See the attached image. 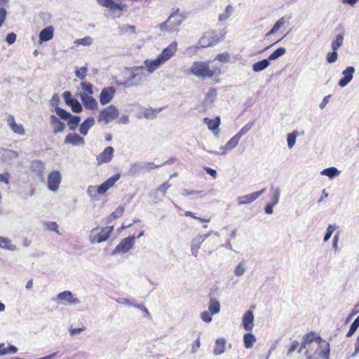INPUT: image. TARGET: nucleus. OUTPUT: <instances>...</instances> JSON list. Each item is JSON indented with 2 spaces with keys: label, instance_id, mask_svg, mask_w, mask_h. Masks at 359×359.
Returning <instances> with one entry per match:
<instances>
[{
  "label": "nucleus",
  "instance_id": "nucleus-1",
  "mask_svg": "<svg viewBox=\"0 0 359 359\" xmlns=\"http://www.w3.org/2000/svg\"><path fill=\"white\" fill-rule=\"evenodd\" d=\"M306 348V355L308 359H328L330 344L315 333L306 334L301 344L298 352Z\"/></svg>",
  "mask_w": 359,
  "mask_h": 359
},
{
  "label": "nucleus",
  "instance_id": "nucleus-2",
  "mask_svg": "<svg viewBox=\"0 0 359 359\" xmlns=\"http://www.w3.org/2000/svg\"><path fill=\"white\" fill-rule=\"evenodd\" d=\"M129 76L126 79L123 86L125 87L140 86L147 78L144 67L136 66L128 69Z\"/></svg>",
  "mask_w": 359,
  "mask_h": 359
},
{
  "label": "nucleus",
  "instance_id": "nucleus-3",
  "mask_svg": "<svg viewBox=\"0 0 359 359\" xmlns=\"http://www.w3.org/2000/svg\"><path fill=\"white\" fill-rule=\"evenodd\" d=\"M179 8L176 9L169 15L168 18L158 25V27L161 32L172 33L177 31V28L182 25L184 17L179 13Z\"/></svg>",
  "mask_w": 359,
  "mask_h": 359
},
{
  "label": "nucleus",
  "instance_id": "nucleus-4",
  "mask_svg": "<svg viewBox=\"0 0 359 359\" xmlns=\"http://www.w3.org/2000/svg\"><path fill=\"white\" fill-rule=\"evenodd\" d=\"M113 231V226L104 228H100L99 226L93 228L90 233L89 241L91 244L105 242L109 238Z\"/></svg>",
  "mask_w": 359,
  "mask_h": 359
},
{
  "label": "nucleus",
  "instance_id": "nucleus-5",
  "mask_svg": "<svg viewBox=\"0 0 359 359\" xmlns=\"http://www.w3.org/2000/svg\"><path fill=\"white\" fill-rule=\"evenodd\" d=\"M215 70L209 67V62H194L189 69V74L201 78H211L215 74Z\"/></svg>",
  "mask_w": 359,
  "mask_h": 359
},
{
  "label": "nucleus",
  "instance_id": "nucleus-6",
  "mask_svg": "<svg viewBox=\"0 0 359 359\" xmlns=\"http://www.w3.org/2000/svg\"><path fill=\"white\" fill-rule=\"evenodd\" d=\"M97 2L101 6L108 8L113 18L121 17L122 15L121 12L127 8L126 4H117L113 0H97Z\"/></svg>",
  "mask_w": 359,
  "mask_h": 359
},
{
  "label": "nucleus",
  "instance_id": "nucleus-7",
  "mask_svg": "<svg viewBox=\"0 0 359 359\" xmlns=\"http://www.w3.org/2000/svg\"><path fill=\"white\" fill-rule=\"evenodd\" d=\"M119 115L118 110L114 105H109L103 109L97 117V121L100 123L107 124L116 118Z\"/></svg>",
  "mask_w": 359,
  "mask_h": 359
},
{
  "label": "nucleus",
  "instance_id": "nucleus-8",
  "mask_svg": "<svg viewBox=\"0 0 359 359\" xmlns=\"http://www.w3.org/2000/svg\"><path fill=\"white\" fill-rule=\"evenodd\" d=\"M135 242L134 236L127 237L121 240L119 244L111 252V255L116 256L120 254H125L133 248Z\"/></svg>",
  "mask_w": 359,
  "mask_h": 359
},
{
  "label": "nucleus",
  "instance_id": "nucleus-9",
  "mask_svg": "<svg viewBox=\"0 0 359 359\" xmlns=\"http://www.w3.org/2000/svg\"><path fill=\"white\" fill-rule=\"evenodd\" d=\"M55 113L60 118L68 121V124L70 125L69 130L72 131L75 130L76 126L81 121L80 116H73L69 112L58 107L55 108Z\"/></svg>",
  "mask_w": 359,
  "mask_h": 359
},
{
  "label": "nucleus",
  "instance_id": "nucleus-10",
  "mask_svg": "<svg viewBox=\"0 0 359 359\" xmlns=\"http://www.w3.org/2000/svg\"><path fill=\"white\" fill-rule=\"evenodd\" d=\"M220 39L214 32H206L199 39L198 43L201 48L212 46L217 43Z\"/></svg>",
  "mask_w": 359,
  "mask_h": 359
},
{
  "label": "nucleus",
  "instance_id": "nucleus-11",
  "mask_svg": "<svg viewBox=\"0 0 359 359\" xmlns=\"http://www.w3.org/2000/svg\"><path fill=\"white\" fill-rule=\"evenodd\" d=\"M57 299L61 303H67L69 306H77L80 304L81 300L69 290L63 291L57 295Z\"/></svg>",
  "mask_w": 359,
  "mask_h": 359
},
{
  "label": "nucleus",
  "instance_id": "nucleus-12",
  "mask_svg": "<svg viewBox=\"0 0 359 359\" xmlns=\"http://www.w3.org/2000/svg\"><path fill=\"white\" fill-rule=\"evenodd\" d=\"M266 191V188L261 189L260 191H255L251 194H248L244 196H241L237 198L238 205L241 206L243 205L250 204L256 201L262 194Z\"/></svg>",
  "mask_w": 359,
  "mask_h": 359
},
{
  "label": "nucleus",
  "instance_id": "nucleus-13",
  "mask_svg": "<svg viewBox=\"0 0 359 359\" xmlns=\"http://www.w3.org/2000/svg\"><path fill=\"white\" fill-rule=\"evenodd\" d=\"M211 236V233L204 235H197L191 241V252L194 257H198V250L201 244Z\"/></svg>",
  "mask_w": 359,
  "mask_h": 359
},
{
  "label": "nucleus",
  "instance_id": "nucleus-14",
  "mask_svg": "<svg viewBox=\"0 0 359 359\" xmlns=\"http://www.w3.org/2000/svg\"><path fill=\"white\" fill-rule=\"evenodd\" d=\"M62 177L59 171L51 172L48 177V187L52 191H56L59 189Z\"/></svg>",
  "mask_w": 359,
  "mask_h": 359
},
{
  "label": "nucleus",
  "instance_id": "nucleus-15",
  "mask_svg": "<svg viewBox=\"0 0 359 359\" xmlns=\"http://www.w3.org/2000/svg\"><path fill=\"white\" fill-rule=\"evenodd\" d=\"M177 49V44L175 41H173L168 47L164 48L161 53L158 55V57L163 63H165L172 57Z\"/></svg>",
  "mask_w": 359,
  "mask_h": 359
},
{
  "label": "nucleus",
  "instance_id": "nucleus-16",
  "mask_svg": "<svg viewBox=\"0 0 359 359\" xmlns=\"http://www.w3.org/2000/svg\"><path fill=\"white\" fill-rule=\"evenodd\" d=\"M355 72V67L349 66L342 72V78L339 81V86L341 88L346 86L353 79Z\"/></svg>",
  "mask_w": 359,
  "mask_h": 359
},
{
  "label": "nucleus",
  "instance_id": "nucleus-17",
  "mask_svg": "<svg viewBox=\"0 0 359 359\" xmlns=\"http://www.w3.org/2000/svg\"><path fill=\"white\" fill-rule=\"evenodd\" d=\"M114 149L112 147H106L104 151L96 156L97 165L109 163L114 156Z\"/></svg>",
  "mask_w": 359,
  "mask_h": 359
},
{
  "label": "nucleus",
  "instance_id": "nucleus-18",
  "mask_svg": "<svg viewBox=\"0 0 359 359\" xmlns=\"http://www.w3.org/2000/svg\"><path fill=\"white\" fill-rule=\"evenodd\" d=\"M115 88L114 87L104 88L100 94V102L102 104H107L109 103L115 94Z\"/></svg>",
  "mask_w": 359,
  "mask_h": 359
},
{
  "label": "nucleus",
  "instance_id": "nucleus-19",
  "mask_svg": "<svg viewBox=\"0 0 359 359\" xmlns=\"http://www.w3.org/2000/svg\"><path fill=\"white\" fill-rule=\"evenodd\" d=\"M120 174H116L114 176L107 179L97 187L98 194H105L107 191V190H109L111 187H112L114 185V184L120 179Z\"/></svg>",
  "mask_w": 359,
  "mask_h": 359
},
{
  "label": "nucleus",
  "instance_id": "nucleus-20",
  "mask_svg": "<svg viewBox=\"0 0 359 359\" xmlns=\"http://www.w3.org/2000/svg\"><path fill=\"white\" fill-rule=\"evenodd\" d=\"M163 110V108L154 109L152 107H142L140 109V118L154 119Z\"/></svg>",
  "mask_w": 359,
  "mask_h": 359
},
{
  "label": "nucleus",
  "instance_id": "nucleus-21",
  "mask_svg": "<svg viewBox=\"0 0 359 359\" xmlns=\"http://www.w3.org/2000/svg\"><path fill=\"white\" fill-rule=\"evenodd\" d=\"M80 96L82 103L86 109L93 110L97 108V102L94 97L86 93H81Z\"/></svg>",
  "mask_w": 359,
  "mask_h": 359
},
{
  "label": "nucleus",
  "instance_id": "nucleus-22",
  "mask_svg": "<svg viewBox=\"0 0 359 359\" xmlns=\"http://www.w3.org/2000/svg\"><path fill=\"white\" fill-rule=\"evenodd\" d=\"M7 124L14 133L20 135H23L25 134V131L23 126L20 123H17L13 115L8 116L7 118Z\"/></svg>",
  "mask_w": 359,
  "mask_h": 359
},
{
  "label": "nucleus",
  "instance_id": "nucleus-23",
  "mask_svg": "<svg viewBox=\"0 0 359 359\" xmlns=\"http://www.w3.org/2000/svg\"><path fill=\"white\" fill-rule=\"evenodd\" d=\"M242 324L246 331L251 332L254 326V315L252 311H247L242 317Z\"/></svg>",
  "mask_w": 359,
  "mask_h": 359
},
{
  "label": "nucleus",
  "instance_id": "nucleus-24",
  "mask_svg": "<svg viewBox=\"0 0 359 359\" xmlns=\"http://www.w3.org/2000/svg\"><path fill=\"white\" fill-rule=\"evenodd\" d=\"M145 69L149 74H152L155 70L158 69L164 63L161 60V59L157 57L154 60H145L144 62Z\"/></svg>",
  "mask_w": 359,
  "mask_h": 359
},
{
  "label": "nucleus",
  "instance_id": "nucleus-25",
  "mask_svg": "<svg viewBox=\"0 0 359 359\" xmlns=\"http://www.w3.org/2000/svg\"><path fill=\"white\" fill-rule=\"evenodd\" d=\"M203 122L208 126V128L215 135H218L219 130V126L220 125V118L219 116L215 117L213 119L209 118H204Z\"/></svg>",
  "mask_w": 359,
  "mask_h": 359
},
{
  "label": "nucleus",
  "instance_id": "nucleus-26",
  "mask_svg": "<svg viewBox=\"0 0 359 359\" xmlns=\"http://www.w3.org/2000/svg\"><path fill=\"white\" fill-rule=\"evenodd\" d=\"M241 137L236 134L232 137L224 146L220 147L221 154L224 155L227 151H231L238 144Z\"/></svg>",
  "mask_w": 359,
  "mask_h": 359
},
{
  "label": "nucleus",
  "instance_id": "nucleus-27",
  "mask_svg": "<svg viewBox=\"0 0 359 359\" xmlns=\"http://www.w3.org/2000/svg\"><path fill=\"white\" fill-rule=\"evenodd\" d=\"M84 143V139L75 133H69L65 139V144H70L73 146H82Z\"/></svg>",
  "mask_w": 359,
  "mask_h": 359
},
{
  "label": "nucleus",
  "instance_id": "nucleus-28",
  "mask_svg": "<svg viewBox=\"0 0 359 359\" xmlns=\"http://www.w3.org/2000/svg\"><path fill=\"white\" fill-rule=\"evenodd\" d=\"M210 233L213 234L215 237L208 239L204 245V248H206L208 252V255H211L215 250V247L218 243V238L220 236L219 233L217 231H210Z\"/></svg>",
  "mask_w": 359,
  "mask_h": 359
},
{
  "label": "nucleus",
  "instance_id": "nucleus-29",
  "mask_svg": "<svg viewBox=\"0 0 359 359\" xmlns=\"http://www.w3.org/2000/svg\"><path fill=\"white\" fill-rule=\"evenodd\" d=\"M50 123L53 128L54 133H58L62 132L65 128V125L62 123L57 117L55 115L50 116Z\"/></svg>",
  "mask_w": 359,
  "mask_h": 359
},
{
  "label": "nucleus",
  "instance_id": "nucleus-30",
  "mask_svg": "<svg viewBox=\"0 0 359 359\" xmlns=\"http://www.w3.org/2000/svg\"><path fill=\"white\" fill-rule=\"evenodd\" d=\"M31 170L36 173L41 179L43 180L45 165L41 161H34L31 164Z\"/></svg>",
  "mask_w": 359,
  "mask_h": 359
},
{
  "label": "nucleus",
  "instance_id": "nucleus-31",
  "mask_svg": "<svg viewBox=\"0 0 359 359\" xmlns=\"http://www.w3.org/2000/svg\"><path fill=\"white\" fill-rule=\"evenodd\" d=\"M216 96L217 92L215 89L211 88L208 91L203 102L205 109H207L211 107Z\"/></svg>",
  "mask_w": 359,
  "mask_h": 359
},
{
  "label": "nucleus",
  "instance_id": "nucleus-32",
  "mask_svg": "<svg viewBox=\"0 0 359 359\" xmlns=\"http://www.w3.org/2000/svg\"><path fill=\"white\" fill-rule=\"evenodd\" d=\"M95 125V119L93 117H88L81 125L79 132L83 135H86L90 128Z\"/></svg>",
  "mask_w": 359,
  "mask_h": 359
},
{
  "label": "nucleus",
  "instance_id": "nucleus-33",
  "mask_svg": "<svg viewBox=\"0 0 359 359\" xmlns=\"http://www.w3.org/2000/svg\"><path fill=\"white\" fill-rule=\"evenodd\" d=\"M226 340L224 338L217 339L213 348V353L215 355H221L225 351Z\"/></svg>",
  "mask_w": 359,
  "mask_h": 359
},
{
  "label": "nucleus",
  "instance_id": "nucleus-34",
  "mask_svg": "<svg viewBox=\"0 0 359 359\" xmlns=\"http://www.w3.org/2000/svg\"><path fill=\"white\" fill-rule=\"evenodd\" d=\"M53 36V28L50 26L44 28L40 32L39 39L41 41H47L50 40Z\"/></svg>",
  "mask_w": 359,
  "mask_h": 359
},
{
  "label": "nucleus",
  "instance_id": "nucleus-35",
  "mask_svg": "<svg viewBox=\"0 0 359 359\" xmlns=\"http://www.w3.org/2000/svg\"><path fill=\"white\" fill-rule=\"evenodd\" d=\"M0 248L10 251H15L17 250L16 245L12 244L11 239L2 236H0Z\"/></svg>",
  "mask_w": 359,
  "mask_h": 359
},
{
  "label": "nucleus",
  "instance_id": "nucleus-36",
  "mask_svg": "<svg viewBox=\"0 0 359 359\" xmlns=\"http://www.w3.org/2000/svg\"><path fill=\"white\" fill-rule=\"evenodd\" d=\"M340 173H341V171L339 170L335 167H330L328 168H325V169H323L320 172L321 175L327 176L330 179L338 177L340 175Z\"/></svg>",
  "mask_w": 359,
  "mask_h": 359
},
{
  "label": "nucleus",
  "instance_id": "nucleus-37",
  "mask_svg": "<svg viewBox=\"0 0 359 359\" xmlns=\"http://www.w3.org/2000/svg\"><path fill=\"white\" fill-rule=\"evenodd\" d=\"M280 195V190L278 187H271L270 188V198L271 200V203L272 205H277L279 202Z\"/></svg>",
  "mask_w": 359,
  "mask_h": 359
},
{
  "label": "nucleus",
  "instance_id": "nucleus-38",
  "mask_svg": "<svg viewBox=\"0 0 359 359\" xmlns=\"http://www.w3.org/2000/svg\"><path fill=\"white\" fill-rule=\"evenodd\" d=\"M256 341L255 336L251 332L246 333L243 336V344L246 348H250Z\"/></svg>",
  "mask_w": 359,
  "mask_h": 359
},
{
  "label": "nucleus",
  "instance_id": "nucleus-39",
  "mask_svg": "<svg viewBox=\"0 0 359 359\" xmlns=\"http://www.w3.org/2000/svg\"><path fill=\"white\" fill-rule=\"evenodd\" d=\"M233 7L231 4H229L224 11L222 13H220L218 17V20L220 22H223L227 20L231 15L233 13Z\"/></svg>",
  "mask_w": 359,
  "mask_h": 359
},
{
  "label": "nucleus",
  "instance_id": "nucleus-40",
  "mask_svg": "<svg viewBox=\"0 0 359 359\" xmlns=\"http://www.w3.org/2000/svg\"><path fill=\"white\" fill-rule=\"evenodd\" d=\"M270 65L269 60L264 59L252 65V70L255 72H261L266 69Z\"/></svg>",
  "mask_w": 359,
  "mask_h": 359
},
{
  "label": "nucleus",
  "instance_id": "nucleus-41",
  "mask_svg": "<svg viewBox=\"0 0 359 359\" xmlns=\"http://www.w3.org/2000/svg\"><path fill=\"white\" fill-rule=\"evenodd\" d=\"M208 310L212 315H215V314L219 313L220 311L219 302L215 299H211L210 301L209 306H208Z\"/></svg>",
  "mask_w": 359,
  "mask_h": 359
},
{
  "label": "nucleus",
  "instance_id": "nucleus-42",
  "mask_svg": "<svg viewBox=\"0 0 359 359\" xmlns=\"http://www.w3.org/2000/svg\"><path fill=\"white\" fill-rule=\"evenodd\" d=\"M4 344H0V356L4 355L8 353H15L18 351V348L13 345L9 344L7 348L4 347Z\"/></svg>",
  "mask_w": 359,
  "mask_h": 359
},
{
  "label": "nucleus",
  "instance_id": "nucleus-43",
  "mask_svg": "<svg viewBox=\"0 0 359 359\" xmlns=\"http://www.w3.org/2000/svg\"><path fill=\"white\" fill-rule=\"evenodd\" d=\"M143 171V168L142 165V162H136L132 164L129 169V173L131 175H138Z\"/></svg>",
  "mask_w": 359,
  "mask_h": 359
},
{
  "label": "nucleus",
  "instance_id": "nucleus-44",
  "mask_svg": "<svg viewBox=\"0 0 359 359\" xmlns=\"http://www.w3.org/2000/svg\"><path fill=\"white\" fill-rule=\"evenodd\" d=\"M286 22L285 17L280 18L273 25V28L267 33L266 36L272 35L278 32Z\"/></svg>",
  "mask_w": 359,
  "mask_h": 359
},
{
  "label": "nucleus",
  "instance_id": "nucleus-45",
  "mask_svg": "<svg viewBox=\"0 0 359 359\" xmlns=\"http://www.w3.org/2000/svg\"><path fill=\"white\" fill-rule=\"evenodd\" d=\"M286 53V50L283 47L278 48L273 52L269 57V60H275L278 57L283 56Z\"/></svg>",
  "mask_w": 359,
  "mask_h": 359
},
{
  "label": "nucleus",
  "instance_id": "nucleus-46",
  "mask_svg": "<svg viewBox=\"0 0 359 359\" xmlns=\"http://www.w3.org/2000/svg\"><path fill=\"white\" fill-rule=\"evenodd\" d=\"M298 135L297 131H293L287 135V146L290 149H292L296 143V140Z\"/></svg>",
  "mask_w": 359,
  "mask_h": 359
},
{
  "label": "nucleus",
  "instance_id": "nucleus-47",
  "mask_svg": "<svg viewBox=\"0 0 359 359\" xmlns=\"http://www.w3.org/2000/svg\"><path fill=\"white\" fill-rule=\"evenodd\" d=\"M344 41V34H339L337 35L336 39L332 43V48L333 50H337L339 47L342 45Z\"/></svg>",
  "mask_w": 359,
  "mask_h": 359
},
{
  "label": "nucleus",
  "instance_id": "nucleus-48",
  "mask_svg": "<svg viewBox=\"0 0 359 359\" xmlns=\"http://www.w3.org/2000/svg\"><path fill=\"white\" fill-rule=\"evenodd\" d=\"M171 184L168 182H165L161 184L158 189L156 190V194L161 193V197L159 198V200H161L162 198L165 195L167 190L170 187Z\"/></svg>",
  "mask_w": 359,
  "mask_h": 359
},
{
  "label": "nucleus",
  "instance_id": "nucleus-49",
  "mask_svg": "<svg viewBox=\"0 0 359 359\" xmlns=\"http://www.w3.org/2000/svg\"><path fill=\"white\" fill-rule=\"evenodd\" d=\"M135 27L134 25H122L118 27V32L121 34H124L128 32L135 33Z\"/></svg>",
  "mask_w": 359,
  "mask_h": 359
},
{
  "label": "nucleus",
  "instance_id": "nucleus-50",
  "mask_svg": "<svg viewBox=\"0 0 359 359\" xmlns=\"http://www.w3.org/2000/svg\"><path fill=\"white\" fill-rule=\"evenodd\" d=\"M254 126V122L250 121L245 124L236 134L241 138L243 135L248 133Z\"/></svg>",
  "mask_w": 359,
  "mask_h": 359
},
{
  "label": "nucleus",
  "instance_id": "nucleus-51",
  "mask_svg": "<svg viewBox=\"0 0 359 359\" xmlns=\"http://www.w3.org/2000/svg\"><path fill=\"white\" fill-rule=\"evenodd\" d=\"M93 39L90 36H86L82 39H78L74 41V43L76 45H81V46H90L93 43Z\"/></svg>",
  "mask_w": 359,
  "mask_h": 359
},
{
  "label": "nucleus",
  "instance_id": "nucleus-52",
  "mask_svg": "<svg viewBox=\"0 0 359 359\" xmlns=\"http://www.w3.org/2000/svg\"><path fill=\"white\" fill-rule=\"evenodd\" d=\"M359 327V316L355 319L353 323L351 324L348 332L346 334L347 337H351L354 332L357 330Z\"/></svg>",
  "mask_w": 359,
  "mask_h": 359
},
{
  "label": "nucleus",
  "instance_id": "nucleus-53",
  "mask_svg": "<svg viewBox=\"0 0 359 359\" xmlns=\"http://www.w3.org/2000/svg\"><path fill=\"white\" fill-rule=\"evenodd\" d=\"M337 228V225L335 224H330L326 231V233L325 235V237L323 238L324 242H327L331 237L332 234L333 233L334 231Z\"/></svg>",
  "mask_w": 359,
  "mask_h": 359
},
{
  "label": "nucleus",
  "instance_id": "nucleus-54",
  "mask_svg": "<svg viewBox=\"0 0 359 359\" xmlns=\"http://www.w3.org/2000/svg\"><path fill=\"white\" fill-rule=\"evenodd\" d=\"M143 171H150L155 168H158L161 167L162 165H156L153 162H142Z\"/></svg>",
  "mask_w": 359,
  "mask_h": 359
},
{
  "label": "nucleus",
  "instance_id": "nucleus-55",
  "mask_svg": "<svg viewBox=\"0 0 359 359\" xmlns=\"http://www.w3.org/2000/svg\"><path fill=\"white\" fill-rule=\"evenodd\" d=\"M88 72V67H82L79 69H77L75 71V74L77 78H79L81 80H83L85 79L86 74Z\"/></svg>",
  "mask_w": 359,
  "mask_h": 359
},
{
  "label": "nucleus",
  "instance_id": "nucleus-56",
  "mask_svg": "<svg viewBox=\"0 0 359 359\" xmlns=\"http://www.w3.org/2000/svg\"><path fill=\"white\" fill-rule=\"evenodd\" d=\"M198 48H201L199 47V44L197 43L196 45L191 46L188 47L184 50V53L189 56H193L196 54Z\"/></svg>",
  "mask_w": 359,
  "mask_h": 359
},
{
  "label": "nucleus",
  "instance_id": "nucleus-57",
  "mask_svg": "<svg viewBox=\"0 0 359 359\" xmlns=\"http://www.w3.org/2000/svg\"><path fill=\"white\" fill-rule=\"evenodd\" d=\"M72 110L75 113H80L82 111V106L77 100H74L70 104Z\"/></svg>",
  "mask_w": 359,
  "mask_h": 359
},
{
  "label": "nucleus",
  "instance_id": "nucleus-58",
  "mask_svg": "<svg viewBox=\"0 0 359 359\" xmlns=\"http://www.w3.org/2000/svg\"><path fill=\"white\" fill-rule=\"evenodd\" d=\"M246 271L243 262L239 263L234 269V274L237 276H243Z\"/></svg>",
  "mask_w": 359,
  "mask_h": 359
},
{
  "label": "nucleus",
  "instance_id": "nucleus-59",
  "mask_svg": "<svg viewBox=\"0 0 359 359\" xmlns=\"http://www.w3.org/2000/svg\"><path fill=\"white\" fill-rule=\"evenodd\" d=\"M124 212V208L122 206H118L114 212H113L110 215V219H114L118 218L122 216Z\"/></svg>",
  "mask_w": 359,
  "mask_h": 359
},
{
  "label": "nucleus",
  "instance_id": "nucleus-60",
  "mask_svg": "<svg viewBox=\"0 0 359 359\" xmlns=\"http://www.w3.org/2000/svg\"><path fill=\"white\" fill-rule=\"evenodd\" d=\"M81 88L84 90V93L88 95H92L93 93V85L89 83L82 82L81 83Z\"/></svg>",
  "mask_w": 359,
  "mask_h": 359
},
{
  "label": "nucleus",
  "instance_id": "nucleus-61",
  "mask_svg": "<svg viewBox=\"0 0 359 359\" xmlns=\"http://www.w3.org/2000/svg\"><path fill=\"white\" fill-rule=\"evenodd\" d=\"M338 58V54L337 53V50H333L332 53H329L327 55L326 60L327 62L329 63H333L337 61Z\"/></svg>",
  "mask_w": 359,
  "mask_h": 359
},
{
  "label": "nucleus",
  "instance_id": "nucleus-62",
  "mask_svg": "<svg viewBox=\"0 0 359 359\" xmlns=\"http://www.w3.org/2000/svg\"><path fill=\"white\" fill-rule=\"evenodd\" d=\"M229 54L227 52L218 54L215 58V60H217L222 62H228L229 61Z\"/></svg>",
  "mask_w": 359,
  "mask_h": 359
},
{
  "label": "nucleus",
  "instance_id": "nucleus-63",
  "mask_svg": "<svg viewBox=\"0 0 359 359\" xmlns=\"http://www.w3.org/2000/svg\"><path fill=\"white\" fill-rule=\"evenodd\" d=\"M86 192L91 198H95L98 194L97 188L92 185L88 187Z\"/></svg>",
  "mask_w": 359,
  "mask_h": 359
},
{
  "label": "nucleus",
  "instance_id": "nucleus-64",
  "mask_svg": "<svg viewBox=\"0 0 359 359\" xmlns=\"http://www.w3.org/2000/svg\"><path fill=\"white\" fill-rule=\"evenodd\" d=\"M212 314L210 313V311H203L201 313V318L204 321V322H206V323H210L212 321Z\"/></svg>",
  "mask_w": 359,
  "mask_h": 359
}]
</instances>
